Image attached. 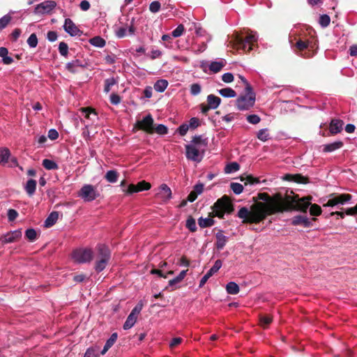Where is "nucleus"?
Returning <instances> with one entry per match:
<instances>
[{
  "mask_svg": "<svg viewBox=\"0 0 357 357\" xmlns=\"http://www.w3.org/2000/svg\"><path fill=\"white\" fill-rule=\"evenodd\" d=\"M312 199L311 196L299 198L298 195L293 191L284 195L278 192L271 196L266 192H259L257 197H253L255 204L251 205L250 209L245 206L241 207L237 216L243 219V224H258L268 216L277 213L293 211L306 212L309 206L306 199Z\"/></svg>",
  "mask_w": 357,
  "mask_h": 357,
  "instance_id": "1",
  "label": "nucleus"
},
{
  "mask_svg": "<svg viewBox=\"0 0 357 357\" xmlns=\"http://www.w3.org/2000/svg\"><path fill=\"white\" fill-rule=\"evenodd\" d=\"M212 211L209 213L207 218L202 217L198 219V225L201 228H206L213 226L215 224L213 218L217 217L223 219L225 214H231L234 211V206L231 198L225 195L211 206Z\"/></svg>",
  "mask_w": 357,
  "mask_h": 357,
  "instance_id": "2",
  "label": "nucleus"
},
{
  "mask_svg": "<svg viewBox=\"0 0 357 357\" xmlns=\"http://www.w3.org/2000/svg\"><path fill=\"white\" fill-rule=\"evenodd\" d=\"M257 38L253 34H248L245 38L237 36L234 40V48L237 50H243L249 52L252 50L255 43H257Z\"/></svg>",
  "mask_w": 357,
  "mask_h": 357,
  "instance_id": "3",
  "label": "nucleus"
},
{
  "mask_svg": "<svg viewBox=\"0 0 357 357\" xmlns=\"http://www.w3.org/2000/svg\"><path fill=\"white\" fill-rule=\"evenodd\" d=\"M77 195L86 202H90L100 196L97 187L91 184H84L79 190Z\"/></svg>",
  "mask_w": 357,
  "mask_h": 357,
  "instance_id": "4",
  "label": "nucleus"
},
{
  "mask_svg": "<svg viewBox=\"0 0 357 357\" xmlns=\"http://www.w3.org/2000/svg\"><path fill=\"white\" fill-rule=\"evenodd\" d=\"M72 257L78 264L90 263L93 258V252L91 248H78L73 252Z\"/></svg>",
  "mask_w": 357,
  "mask_h": 357,
  "instance_id": "5",
  "label": "nucleus"
},
{
  "mask_svg": "<svg viewBox=\"0 0 357 357\" xmlns=\"http://www.w3.org/2000/svg\"><path fill=\"white\" fill-rule=\"evenodd\" d=\"M294 52L303 58L309 59L313 56L314 52L310 50V42L308 40L299 38L294 45Z\"/></svg>",
  "mask_w": 357,
  "mask_h": 357,
  "instance_id": "6",
  "label": "nucleus"
},
{
  "mask_svg": "<svg viewBox=\"0 0 357 357\" xmlns=\"http://www.w3.org/2000/svg\"><path fill=\"white\" fill-rule=\"evenodd\" d=\"M352 199V195L350 194H335L332 193L329 195V199L324 204V206H335L339 204L344 205L349 202Z\"/></svg>",
  "mask_w": 357,
  "mask_h": 357,
  "instance_id": "7",
  "label": "nucleus"
},
{
  "mask_svg": "<svg viewBox=\"0 0 357 357\" xmlns=\"http://www.w3.org/2000/svg\"><path fill=\"white\" fill-rule=\"evenodd\" d=\"M154 120L151 114H149L142 120L137 121L135 124L134 128L140 130H143L148 134H153V126Z\"/></svg>",
  "mask_w": 357,
  "mask_h": 357,
  "instance_id": "8",
  "label": "nucleus"
},
{
  "mask_svg": "<svg viewBox=\"0 0 357 357\" xmlns=\"http://www.w3.org/2000/svg\"><path fill=\"white\" fill-rule=\"evenodd\" d=\"M186 158L195 162H199L203 158L204 150L202 152L195 145L188 144L185 146Z\"/></svg>",
  "mask_w": 357,
  "mask_h": 357,
  "instance_id": "9",
  "label": "nucleus"
},
{
  "mask_svg": "<svg viewBox=\"0 0 357 357\" xmlns=\"http://www.w3.org/2000/svg\"><path fill=\"white\" fill-rule=\"evenodd\" d=\"M255 102V95L252 94L250 97L241 96L236 100V105L239 110H248L253 107Z\"/></svg>",
  "mask_w": 357,
  "mask_h": 357,
  "instance_id": "10",
  "label": "nucleus"
},
{
  "mask_svg": "<svg viewBox=\"0 0 357 357\" xmlns=\"http://www.w3.org/2000/svg\"><path fill=\"white\" fill-rule=\"evenodd\" d=\"M151 188V185L150 183L146 182V181L143 180L139 182H138L137 184H130L127 189H123V191L126 195H132L135 192H142L144 190H148Z\"/></svg>",
  "mask_w": 357,
  "mask_h": 357,
  "instance_id": "11",
  "label": "nucleus"
},
{
  "mask_svg": "<svg viewBox=\"0 0 357 357\" xmlns=\"http://www.w3.org/2000/svg\"><path fill=\"white\" fill-rule=\"evenodd\" d=\"M56 6L54 1H45L38 4L34 10L37 14H46L50 13Z\"/></svg>",
  "mask_w": 357,
  "mask_h": 357,
  "instance_id": "12",
  "label": "nucleus"
},
{
  "mask_svg": "<svg viewBox=\"0 0 357 357\" xmlns=\"http://www.w3.org/2000/svg\"><path fill=\"white\" fill-rule=\"evenodd\" d=\"M88 66V63L84 61H81L79 59L73 60L70 62H68L66 65V69L73 73H77L78 72V68H86Z\"/></svg>",
  "mask_w": 357,
  "mask_h": 357,
  "instance_id": "13",
  "label": "nucleus"
},
{
  "mask_svg": "<svg viewBox=\"0 0 357 357\" xmlns=\"http://www.w3.org/2000/svg\"><path fill=\"white\" fill-rule=\"evenodd\" d=\"M222 266V261L220 259H218L215 261L213 266L210 268V270L203 276L199 282V287H202L207 280L216 272L219 271V269Z\"/></svg>",
  "mask_w": 357,
  "mask_h": 357,
  "instance_id": "14",
  "label": "nucleus"
},
{
  "mask_svg": "<svg viewBox=\"0 0 357 357\" xmlns=\"http://www.w3.org/2000/svg\"><path fill=\"white\" fill-rule=\"evenodd\" d=\"M63 29L71 36H81L82 33V31L79 30V29L70 18L65 20Z\"/></svg>",
  "mask_w": 357,
  "mask_h": 357,
  "instance_id": "15",
  "label": "nucleus"
},
{
  "mask_svg": "<svg viewBox=\"0 0 357 357\" xmlns=\"http://www.w3.org/2000/svg\"><path fill=\"white\" fill-rule=\"evenodd\" d=\"M22 236V232L20 229L11 231L10 232H8L6 234L2 236L0 238V241L2 242V243H13L18 239H20Z\"/></svg>",
  "mask_w": 357,
  "mask_h": 357,
  "instance_id": "16",
  "label": "nucleus"
},
{
  "mask_svg": "<svg viewBox=\"0 0 357 357\" xmlns=\"http://www.w3.org/2000/svg\"><path fill=\"white\" fill-rule=\"evenodd\" d=\"M315 218H312L311 220H310L307 216L305 215H296L291 220V225H303L304 227H310L312 226V220H315Z\"/></svg>",
  "mask_w": 357,
  "mask_h": 357,
  "instance_id": "17",
  "label": "nucleus"
},
{
  "mask_svg": "<svg viewBox=\"0 0 357 357\" xmlns=\"http://www.w3.org/2000/svg\"><path fill=\"white\" fill-rule=\"evenodd\" d=\"M283 179L287 181H293L301 184H306L309 183V178L300 174H287L284 176Z\"/></svg>",
  "mask_w": 357,
  "mask_h": 357,
  "instance_id": "18",
  "label": "nucleus"
},
{
  "mask_svg": "<svg viewBox=\"0 0 357 357\" xmlns=\"http://www.w3.org/2000/svg\"><path fill=\"white\" fill-rule=\"evenodd\" d=\"M344 125L343 121L340 119H333L329 125V131L331 135H336L342 130Z\"/></svg>",
  "mask_w": 357,
  "mask_h": 357,
  "instance_id": "19",
  "label": "nucleus"
},
{
  "mask_svg": "<svg viewBox=\"0 0 357 357\" xmlns=\"http://www.w3.org/2000/svg\"><path fill=\"white\" fill-rule=\"evenodd\" d=\"M98 257L101 259H110V251L105 244H98L96 246Z\"/></svg>",
  "mask_w": 357,
  "mask_h": 357,
  "instance_id": "20",
  "label": "nucleus"
},
{
  "mask_svg": "<svg viewBox=\"0 0 357 357\" xmlns=\"http://www.w3.org/2000/svg\"><path fill=\"white\" fill-rule=\"evenodd\" d=\"M215 238H216V242H215L216 248L218 250L223 249V248L225 246V245L228 241V237H227L226 236H225L223 234L222 230L220 229L216 233Z\"/></svg>",
  "mask_w": 357,
  "mask_h": 357,
  "instance_id": "21",
  "label": "nucleus"
},
{
  "mask_svg": "<svg viewBox=\"0 0 357 357\" xmlns=\"http://www.w3.org/2000/svg\"><path fill=\"white\" fill-rule=\"evenodd\" d=\"M158 196L162 201L166 202L172 198V190L167 184H162L160 187V192Z\"/></svg>",
  "mask_w": 357,
  "mask_h": 357,
  "instance_id": "22",
  "label": "nucleus"
},
{
  "mask_svg": "<svg viewBox=\"0 0 357 357\" xmlns=\"http://www.w3.org/2000/svg\"><path fill=\"white\" fill-rule=\"evenodd\" d=\"M344 144L342 141H337L331 144L324 145V152H332L343 146Z\"/></svg>",
  "mask_w": 357,
  "mask_h": 357,
  "instance_id": "23",
  "label": "nucleus"
},
{
  "mask_svg": "<svg viewBox=\"0 0 357 357\" xmlns=\"http://www.w3.org/2000/svg\"><path fill=\"white\" fill-rule=\"evenodd\" d=\"M220 98L215 95L210 94L207 96V104L209 105V107H211L213 109H216L220 105Z\"/></svg>",
  "mask_w": 357,
  "mask_h": 357,
  "instance_id": "24",
  "label": "nucleus"
},
{
  "mask_svg": "<svg viewBox=\"0 0 357 357\" xmlns=\"http://www.w3.org/2000/svg\"><path fill=\"white\" fill-rule=\"evenodd\" d=\"M59 218V213L56 211L52 212L45 221L44 226L47 228L53 226Z\"/></svg>",
  "mask_w": 357,
  "mask_h": 357,
  "instance_id": "25",
  "label": "nucleus"
},
{
  "mask_svg": "<svg viewBox=\"0 0 357 357\" xmlns=\"http://www.w3.org/2000/svg\"><path fill=\"white\" fill-rule=\"evenodd\" d=\"M37 182L34 179H29L27 181L25 185V190L29 196H32L36 191Z\"/></svg>",
  "mask_w": 357,
  "mask_h": 357,
  "instance_id": "26",
  "label": "nucleus"
},
{
  "mask_svg": "<svg viewBox=\"0 0 357 357\" xmlns=\"http://www.w3.org/2000/svg\"><path fill=\"white\" fill-rule=\"evenodd\" d=\"M137 319V316H136L133 313L130 312L123 324V329L128 330V329L131 328L136 323Z\"/></svg>",
  "mask_w": 357,
  "mask_h": 357,
  "instance_id": "27",
  "label": "nucleus"
},
{
  "mask_svg": "<svg viewBox=\"0 0 357 357\" xmlns=\"http://www.w3.org/2000/svg\"><path fill=\"white\" fill-rule=\"evenodd\" d=\"M226 62L223 61H213L209 65V70L213 73H217L220 72L222 68L225 66Z\"/></svg>",
  "mask_w": 357,
  "mask_h": 357,
  "instance_id": "28",
  "label": "nucleus"
},
{
  "mask_svg": "<svg viewBox=\"0 0 357 357\" xmlns=\"http://www.w3.org/2000/svg\"><path fill=\"white\" fill-rule=\"evenodd\" d=\"M119 174L116 170H109L105 175V178L109 183H116Z\"/></svg>",
  "mask_w": 357,
  "mask_h": 357,
  "instance_id": "29",
  "label": "nucleus"
},
{
  "mask_svg": "<svg viewBox=\"0 0 357 357\" xmlns=\"http://www.w3.org/2000/svg\"><path fill=\"white\" fill-rule=\"evenodd\" d=\"M273 321L272 316L269 314H260L259 315V322L261 326L264 328H266Z\"/></svg>",
  "mask_w": 357,
  "mask_h": 357,
  "instance_id": "30",
  "label": "nucleus"
},
{
  "mask_svg": "<svg viewBox=\"0 0 357 357\" xmlns=\"http://www.w3.org/2000/svg\"><path fill=\"white\" fill-rule=\"evenodd\" d=\"M306 201H307L309 203L308 207L310 206V213L311 215L318 216L321 213L322 211H321V208L320 206H319L317 204H310V202L311 201V199H309V200L306 199Z\"/></svg>",
  "mask_w": 357,
  "mask_h": 357,
  "instance_id": "31",
  "label": "nucleus"
},
{
  "mask_svg": "<svg viewBox=\"0 0 357 357\" xmlns=\"http://www.w3.org/2000/svg\"><path fill=\"white\" fill-rule=\"evenodd\" d=\"M226 290L229 294L235 295L239 292L240 289L238 285L236 282H229L226 285Z\"/></svg>",
  "mask_w": 357,
  "mask_h": 357,
  "instance_id": "32",
  "label": "nucleus"
},
{
  "mask_svg": "<svg viewBox=\"0 0 357 357\" xmlns=\"http://www.w3.org/2000/svg\"><path fill=\"white\" fill-rule=\"evenodd\" d=\"M168 86V82L166 79H159L154 84V89L158 92H163Z\"/></svg>",
  "mask_w": 357,
  "mask_h": 357,
  "instance_id": "33",
  "label": "nucleus"
},
{
  "mask_svg": "<svg viewBox=\"0 0 357 357\" xmlns=\"http://www.w3.org/2000/svg\"><path fill=\"white\" fill-rule=\"evenodd\" d=\"M218 93L225 98H234L236 96V91L231 88H224L218 91Z\"/></svg>",
  "mask_w": 357,
  "mask_h": 357,
  "instance_id": "34",
  "label": "nucleus"
},
{
  "mask_svg": "<svg viewBox=\"0 0 357 357\" xmlns=\"http://www.w3.org/2000/svg\"><path fill=\"white\" fill-rule=\"evenodd\" d=\"M89 43L91 45L97 47H103L106 44L105 40L100 36H95L91 38Z\"/></svg>",
  "mask_w": 357,
  "mask_h": 357,
  "instance_id": "35",
  "label": "nucleus"
},
{
  "mask_svg": "<svg viewBox=\"0 0 357 357\" xmlns=\"http://www.w3.org/2000/svg\"><path fill=\"white\" fill-rule=\"evenodd\" d=\"M43 166L47 170H56L59 169L58 165L54 161L50 159H44L43 160Z\"/></svg>",
  "mask_w": 357,
  "mask_h": 357,
  "instance_id": "36",
  "label": "nucleus"
},
{
  "mask_svg": "<svg viewBox=\"0 0 357 357\" xmlns=\"http://www.w3.org/2000/svg\"><path fill=\"white\" fill-rule=\"evenodd\" d=\"M185 227L191 232H195L197 231V228L195 220L191 215L188 216L186 220Z\"/></svg>",
  "mask_w": 357,
  "mask_h": 357,
  "instance_id": "37",
  "label": "nucleus"
},
{
  "mask_svg": "<svg viewBox=\"0 0 357 357\" xmlns=\"http://www.w3.org/2000/svg\"><path fill=\"white\" fill-rule=\"evenodd\" d=\"M117 84V80L114 77H110L105 80L104 92L109 93L112 86Z\"/></svg>",
  "mask_w": 357,
  "mask_h": 357,
  "instance_id": "38",
  "label": "nucleus"
},
{
  "mask_svg": "<svg viewBox=\"0 0 357 357\" xmlns=\"http://www.w3.org/2000/svg\"><path fill=\"white\" fill-rule=\"evenodd\" d=\"M153 133L156 132L157 134L160 135H166L168 132L167 127L163 124H158L156 126H155L153 124Z\"/></svg>",
  "mask_w": 357,
  "mask_h": 357,
  "instance_id": "39",
  "label": "nucleus"
},
{
  "mask_svg": "<svg viewBox=\"0 0 357 357\" xmlns=\"http://www.w3.org/2000/svg\"><path fill=\"white\" fill-rule=\"evenodd\" d=\"M10 154V153L8 149H0V164L6 163L8 162Z\"/></svg>",
  "mask_w": 357,
  "mask_h": 357,
  "instance_id": "40",
  "label": "nucleus"
},
{
  "mask_svg": "<svg viewBox=\"0 0 357 357\" xmlns=\"http://www.w3.org/2000/svg\"><path fill=\"white\" fill-rule=\"evenodd\" d=\"M109 261V260L107 259H98L95 264V269L96 272L100 273L102 271H103L105 268Z\"/></svg>",
  "mask_w": 357,
  "mask_h": 357,
  "instance_id": "41",
  "label": "nucleus"
},
{
  "mask_svg": "<svg viewBox=\"0 0 357 357\" xmlns=\"http://www.w3.org/2000/svg\"><path fill=\"white\" fill-rule=\"evenodd\" d=\"M191 142L195 145H203L204 146H206L208 144L207 139H203L201 135L194 136Z\"/></svg>",
  "mask_w": 357,
  "mask_h": 357,
  "instance_id": "42",
  "label": "nucleus"
},
{
  "mask_svg": "<svg viewBox=\"0 0 357 357\" xmlns=\"http://www.w3.org/2000/svg\"><path fill=\"white\" fill-rule=\"evenodd\" d=\"M257 138L261 142H266L269 139L268 130L267 128L259 130L257 132Z\"/></svg>",
  "mask_w": 357,
  "mask_h": 357,
  "instance_id": "43",
  "label": "nucleus"
},
{
  "mask_svg": "<svg viewBox=\"0 0 357 357\" xmlns=\"http://www.w3.org/2000/svg\"><path fill=\"white\" fill-rule=\"evenodd\" d=\"M26 238L33 242L37 238V233L34 229L30 228L26 230L25 231Z\"/></svg>",
  "mask_w": 357,
  "mask_h": 357,
  "instance_id": "44",
  "label": "nucleus"
},
{
  "mask_svg": "<svg viewBox=\"0 0 357 357\" xmlns=\"http://www.w3.org/2000/svg\"><path fill=\"white\" fill-rule=\"evenodd\" d=\"M240 165L237 162H233L226 165L225 171L226 173L229 174L238 171Z\"/></svg>",
  "mask_w": 357,
  "mask_h": 357,
  "instance_id": "45",
  "label": "nucleus"
},
{
  "mask_svg": "<svg viewBox=\"0 0 357 357\" xmlns=\"http://www.w3.org/2000/svg\"><path fill=\"white\" fill-rule=\"evenodd\" d=\"M12 17L9 15H5L0 18V31L6 28L8 24L10 22Z\"/></svg>",
  "mask_w": 357,
  "mask_h": 357,
  "instance_id": "46",
  "label": "nucleus"
},
{
  "mask_svg": "<svg viewBox=\"0 0 357 357\" xmlns=\"http://www.w3.org/2000/svg\"><path fill=\"white\" fill-rule=\"evenodd\" d=\"M230 188L236 195H240L243 190V186L238 183H231Z\"/></svg>",
  "mask_w": 357,
  "mask_h": 357,
  "instance_id": "47",
  "label": "nucleus"
},
{
  "mask_svg": "<svg viewBox=\"0 0 357 357\" xmlns=\"http://www.w3.org/2000/svg\"><path fill=\"white\" fill-rule=\"evenodd\" d=\"M184 31L185 27L183 24H181L172 32V36L178 38L183 33Z\"/></svg>",
  "mask_w": 357,
  "mask_h": 357,
  "instance_id": "48",
  "label": "nucleus"
},
{
  "mask_svg": "<svg viewBox=\"0 0 357 357\" xmlns=\"http://www.w3.org/2000/svg\"><path fill=\"white\" fill-rule=\"evenodd\" d=\"M59 51L61 56H66L68 54V46L65 42H61L59 45Z\"/></svg>",
  "mask_w": 357,
  "mask_h": 357,
  "instance_id": "49",
  "label": "nucleus"
},
{
  "mask_svg": "<svg viewBox=\"0 0 357 357\" xmlns=\"http://www.w3.org/2000/svg\"><path fill=\"white\" fill-rule=\"evenodd\" d=\"M319 22L322 27H326L330 24L331 18L328 15H321L319 17Z\"/></svg>",
  "mask_w": 357,
  "mask_h": 357,
  "instance_id": "50",
  "label": "nucleus"
},
{
  "mask_svg": "<svg viewBox=\"0 0 357 357\" xmlns=\"http://www.w3.org/2000/svg\"><path fill=\"white\" fill-rule=\"evenodd\" d=\"M27 43L30 47H36L38 45V38L36 33H31L27 39Z\"/></svg>",
  "mask_w": 357,
  "mask_h": 357,
  "instance_id": "51",
  "label": "nucleus"
},
{
  "mask_svg": "<svg viewBox=\"0 0 357 357\" xmlns=\"http://www.w3.org/2000/svg\"><path fill=\"white\" fill-rule=\"evenodd\" d=\"M245 185L250 184V185H255L257 184L260 182L259 178L257 177H254L252 175H246L245 176Z\"/></svg>",
  "mask_w": 357,
  "mask_h": 357,
  "instance_id": "52",
  "label": "nucleus"
},
{
  "mask_svg": "<svg viewBox=\"0 0 357 357\" xmlns=\"http://www.w3.org/2000/svg\"><path fill=\"white\" fill-rule=\"evenodd\" d=\"M161 4L158 1H153L150 3L149 10L152 13H157L160 10Z\"/></svg>",
  "mask_w": 357,
  "mask_h": 357,
  "instance_id": "53",
  "label": "nucleus"
},
{
  "mask_svg": "<svg viewBox=\"0 0 357 357\" xmlns=\"http://www.w3.org/2000/svg\"><path fill=\"white\" fill-rule=\"evenodd\" d=\"M201 89H202L201 86L199 84H197V83L192 84L190 86V93L192 96H197L200 93Z\"/></svg>",
  "mask_w": 357,
  "mask_h": 357,
  "instance_id": "54",
  "label": "nucleus"
},
{
  "mask_svg": "<svg viewBox=\"0 0 357 357\" xmlns=\"http://www.w3.org/2000/svg\"><path fill=\"white\" fill-rule=\"evenodd\" d=\"M189 128L191 129H195L200 126L199 119L197 117H192L189 121Z\"/></svg>",
  "mask_w": 357,
  "mask_h": 357,
  "instance_id": "55",
  "label": "nucleus"
},
{
  "mask_svg": "<svg viewBox=\"0 0 357 357\" xmlns=\"http://www.w3.org/2000/svg\"><path fill=\"white\" fill-rule=\"evenodd\" d=\"M260 120V117L257 114H250L247 116V121L252 124H257Z\"/></svg>",
  "mask_w": 357,
  "mask_h": 357,
  "instance_id": "56",
  "label": "nucleus"
},
{
  "mask_svg": "<svg viewBox=\"0 0 357 357\" xmlns=\"http://www.w3.org/2000/svg\"><path fill=\"white\" fill-rule=\"evenodd\" d=\"M117 333H114L111 335L110 337L107 340L106 343H105V345H107V347H109L111 348L114 344L116 342V340H117Z\"/></svg>",
  "mask_w": 357,
  "mask_h": 357,
  "instance_id": "57",
  "label": "nucleus"
},
{
  "mask_svg": "<svg viewBox=\"0 0 357 357\" xmlns=\"http://www.w3.org/2000/svg\"><path fill=\"white\" fill-rule=\"evenodd\" d=\"M189 126L186 123L181 124L177 129V131L181 136H184L186 135L188 130H189Z\"/></svg>",
  "mask_w": 357,
  "mask_h": 357,
  "instance_id": "58",
  "label": "nucleus"
},
{
  "mask_svg": "<svg viewBox=\"0 0 357 357\" xmlns=\"http://www.w3.org/2000/svg\"><path fill=\"white\" fill-rule=\"evenodd\" d=\"M222 80L225 83H231L234 80V75L231 73H226L222 75Z\"/></svg>",
  "mask_w": 357,
  "mask_h": 357,
  "instance_id": "59",
  "label": "nucleus"
},
{
  "mask_svg": "<svg viewBox=\"0 0 357 357\" xmlns=\"http://www.w3.org/2000/svg\"><path fill=\"white\" fill-rule=\"evenodd\" d=\"M84 357H98V354L93 348L90 347L86 349Z\"/></svg>",
  "mask_w": 357,
  "mask_h": 357,
  "instance_id": "60",
  "label": "nucleus"
},
{
  "mask_svg": "<svg viewBox=\"0 0 357 357\" xmlns=\"http://www.w3.org/2000/svg\"><path fill=\"white\" fill-rule=\"evenodd\" d=\"M121 97L116 94V93H112L110 96V102L113 105H118L121 102Z\"/></svg>",
  "mask_w": 357,
  "mask_h": 357,
  "instance_id": "61",
  "label": "nucleus"
},
{
  "mask_svg": "<svg viewBox=\"0 0 357 357\" xmlns=\"http://www.w3.org/2000/svg\"><path fill=\"white\" fill-rule=\"evenodd\" d=\"M18 215V213L15 209H9L8 211V218L9 221H13L15 220Z\"/></svg>",
  "mask_w": 357,
  "mask_h": 357,
  "instance_id": "62",
  "label": "nucleus"
},
{
  "mask_svg": "<svg viewBox=\"0 0 357 357\" xmlns=\"http://www.w3.org/2000/svg\"><path fill=\"white\" fill-rule=\"evenodd\" d=\"M142 308H143V303L142 301H140L132 310L131 313H133L135 315L137 316L142 311Z\"/></svg>",
  "mask_w": 357,
  "mask_h": 357,
  "instance_id": "63",
  "label": "nucleus"
},
{
  "mask_svg": "<svg viewBox=\"0 0 357 357\" xmlns=\"http://www.w3.org/2000/svg\"><path fill=\"white\" fill-rule=\"evenodd\" d=\"M346 215H357V204L351 208H348L345 211ZM357 221V218H356Z\"/></svg>",
  "mask_w": 357,
  "mask_h": 357,
  "instance_id": "64",
  "label": "nucleus"
}]
</instances>
